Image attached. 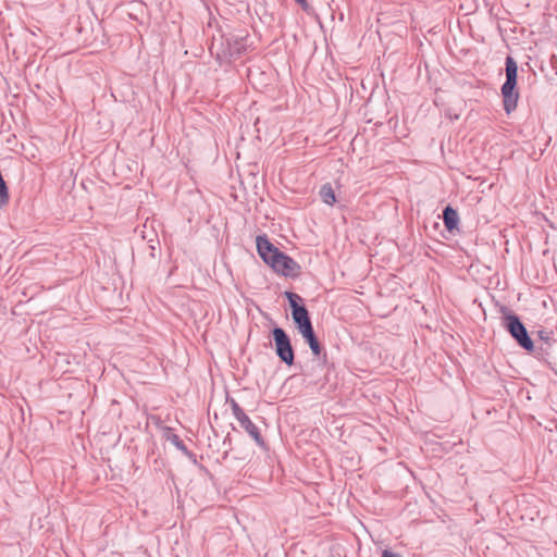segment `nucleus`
I'll list each match as a JSON object with an SVG mask.
<instances>
[{"label":"nucleus","mask_w":557,"mask_h":557,"mask_svg":"<svg viewBox=\"0 0 557 557\" xmlns=\"http://www.w3.org/2000/svg\"><path fill=\"white\" fill-rule=\"evenodd\" d=\"M517 71L518 66L511 57L506 59V81L502 86V95L504 98V109L509 114L512 112L518 102V92H515L517 85Z\"/></svg>","instance_id":"f257e3e1"},{"label":"nucleus","mask_w":557,"mask_h":557,"mask_svg":"<svg viewBox=\"0 0 557 557\" xmlns=\"http://www.w3.org/2000/svg\"><path fill=\"white\" fill-rule=\"evenodd\" d=\"M506 327L511 336L518 342V344L528 351L533 350V342L529 337L527 329L521 323L519 318L515 314L507 315L505 318Z\"/></svg>","instance_id":"f03ea898"},{"label":"nucleus","mask_w":557,"mask_h":557,"mask_svg":"<svg viewBox=\"0 0 557 557\" xmlns=\"http://www.w3.org/2000/svg\"><path fill=\"white\" fill-rule=\"evenodd\" d=\"M272 335L275 343V351L278 358L288 366L293 364L294 350L286 332L281 327H275L272 331Z\"/></svg>","instance_id":"7ed1b4c3"},{"label":"nucleus","mask_w":557,"mask_h":557,"mask_svg":"<svg viewBox=\"0 0 557 557\" xmlns=\"http://www.w3.org/2000/svg\"><path fill=\"white\" fill-rule=\"evenodd\" d=\"M233 416L238 421L240 426L255 440L259 446H264V441L259 432L257 425L250 420V418L244 412L239 405L234 400H230Z\"/></svg>","instance_id":"20e7f679"},{"label":"nucleus","mask_w":557,"mask_h":557,"mask_svg":"<svg viewBox=\"0 0 557 557\" xmlns=\"http://www.w3.org/2000/svg\"><path fill=\"white\" fill-rule=\"evenodd\" d=\"M269 265L278 274L285 276H294L299 273L300 267L299 264L289 256L285 255L282 251H278L277 255H274V258L271 260Z\"/></svg>","instance_id":"39448f33"},{"label":"nucleus","mask_w":557,"mask_h":557,"mask_svg":"<svg viewBox=\"0 0 557 557\" xmlns=\"http://www.w3.org/2000/svg\"><path fill=\"white\" fill-rule=\"evenodd\" d=\"M246 38L243 36L231 35L225 39V49L223 53L228 58H236L246 50Z\"/></svg>","instance_id":"423d86ee"},{"label":"nucleus","mask_w":557,"mask_h":557,"mask_svg":"<svg viewBox=\"0 0 557 557\" xmlns=\"http://www.w3.org/2000/svg\"><path fill=\"white\" fill-rule=\"evenodd\" d=\"M257 250L261 259L269 264L274 258V255L278 253V249L267 238L265 235H259L256 238Z\"/></svg>","instance_id":"0eeeda50"},{"label":"nucleus","mask_w":557,"mask_h":557,"mask_svg":"<svg viewBox=\"0 0 557 557\" xmlns=\"http://www.w3.org/2000/svg\"><path fill=\"white\" fill-rule=\"evenodd\" d=\"M299 333L307 341L312 354L319 356L321 354V346L314 335L312 324L306 325L299 330Z\"/></svg>","instance_id":"6e6552de"},{"label":"nucleus","mask_w":557,"mask_h":557,"mask_svg":"<svg viewBox=\"0 0 557 557\" xmlns=\"http://www.w3.org/2000/svg\"><path fill=\"white\" fill-rule=\"evenodd\" d=\"M163 437L172 443L178 450H181L187 457H193V454L187 449L183 441L180 438L177 434H175L172 429L164 428L163 429Z\"/></svg>","instance_id":"1a4fd4ad"},{"label":"nucleus","mask_w":557,"mask_h":557,"mask_svg":"<svg viewBox=\"0 0 557 557\" xmlns=\"http://www.w3.org/2000/svg\"><path fill=\"white\" fill-rule=\"evenodd\" d=\"M444 225L448 231H453L457 227L459 222L458 213L451 207H446L443 211Z\"/></svg>","instance_id":"9d476101"},{"label":"nucleus","mask_w":557,"mask_h":557,"mask_svg":"<svg viewBox=\"0 0 557 557\" xmlns=\"http://www.w3.org/2000/svg\"><path fill=\"white\" fill-rule=\"evenodd\" d=\"M293 319L297 324L298 330L311 324L307 309L302 306L301 308H295L292 312Z\"/></svg>","instance_id":"9b49d317"},{"label":"nucleus","mask_w":557,"mask_h":557,"mask_svg":"<svg viewBox=\"0 0 557 557\" xmlns=\"http://www.w3.org/2000/svg\"><path fill=\"white\" fill-rule=\"evenodd\" d=\"M320 196L324 203L332 206L336 201L334 190L330 184H325L321 187Z\"/></svg>","instance_id":"f8f14e48"},{"label":"nucleus","mask_w":557,"mask_h":557,"mask_svg":"<svg viewBox=\"0 0 557 557\" xmlns=\"http://www.w3.org/2000/svg\"><path fill=\"white\" fill-rule=\"evenodd\" d=\"M286 297L289 301V305L292 307L293 310H295V308H301L302 306H299L298 305V301L301 300L300 296H298L297 294H294L292 292H286Z\"/></svg>","instance_id":"ddd939ff"},{"label":"nucleus","mask_w":557,"mask_h":557,"mask_svg":"<svg viewBox=\"0 0 557 557\" xmlns=\"http://www.w3.org/2000/svg\"><path fill=\"white\" fill-rule=\"evenodd\" d=\"M382 557H401L400 555L396 554V553H393L388 549H384L382 552Z\"/></svg>","instance_id":"4468645a"},{"label":"nucleus","mask_w":557,"mask_h":557,"mask_svg":"<svg viewBox=\"0 0 557 557\" xmlns=\"http://www.w3.org/2000/svg\"><path fill=\"white\" fill-rule=\"evenodd\" d=\"M297 3L301 4L302 7H307V0H295Z\"/></svg>","instance_id":"2eb2a0df"}]
</instances>
